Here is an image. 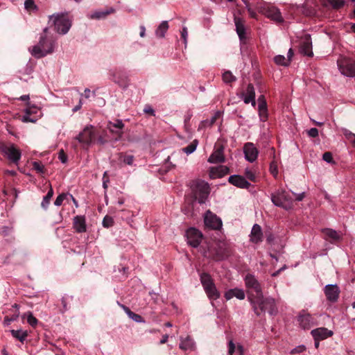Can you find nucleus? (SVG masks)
<instances>
[{"mask_svg": "<svg viewBox=\"0 0 355 355\" xmlns=\"http://www.w3.org/2000/svg\"><path fill=\"white\" fill-rule=\"evenodd\" d=\"M106 131H100L93 125H87L76 137L83 148H87L93 144L104 145L108 142Z\"/></svg>", "mask_w": 355, "mask_h": 355, "instance_id": "obj_1", "label": "nucleus"}, {"mask_svg": "<svg viewBox=\"0 0 355 355\" xmlns=\"http://www.w3.org/2000/svg\"><path fill=\"white\" fill-rule=\"evenodd\" d=\"M48 28H45L41 34L37 44L28 49L35 58H41L53 52L55 42L51 36L47 35Z\"/></svg>", "mask_w": 355, "mask_h": 355, "instance_id": "obj_2", "label": "nucleus"}, {"mask_svg": "<svg viewBox=\"0 0 355 355\" xmlns=\"http://www.w3.org/2000/svg\"><path fill=\"white\" fill-rule=\"evenodd\" d=\"M251 304L254 313L257 315L267 311L270 315H274L277 313V308L275 299L263 297V294L257 298H251Z\"/></svg>", "mask_w": 355, "mask_h": 355, "instance_id": "obj_3", "label": "nucleus"}, {"mask_svg": "<svg viewBox=\"0 0 355 355\" xmlns=\"http://www.w3.org/2000/svg\"><path fill=\"white\" fill-rule=\"evenodd\" d=\"M256 9L266 17L277 22L282 23L284 19L278 8L265 1H260L256 4Z\"/></svg>", "mask_w": 355, "mask_h": 355, "instance_id": "obj_4", "label": "nucleus"}, {"mask_svg": "<svg viewBox=\"0 0 355 355\" xmlns=\"http://www.w3.org/2000/svg\"><path fill=\"white\" fill-rule=\"evenodd\" d=\"M49 22L53 24L55 30L60 34H66L71 26V21L69 19L68 15L64 13H58L49 17Z\"/></svg>", "mask_w": 355, "mask_h": 355, "instance_id": "obj_5", "label": "nucleus"}, {"mask_svg": "<svg viewBox=\"0 0 355 355\" xmlns=\"http://www.w3.org/2000/svg\"><path fill=\"white\" fill-rule=\"evenodd\" d=\"M225 161V157H209V163L219 164L209 168V176L211 179L220 178L229 173V168L220 164Z\"/></svg>", "mask_w": 355, "mask_h": 355, "instance_id": "obj_6", "label": "nucleus"}, {"mask_svg": "<svg viewBox=\"0 0 355 355\" xmlns=\"http://www.w3.org/2000/svg\"><path fill=\"white\" fill-rule=\"evenodd\" d=\"M200 282L203 286L205 293L211 300H215L220 297V292L216 287L211 275L207 272L200 275Z\"/></svg>", "mask_w": 355, "mask_h": 355, "instance_id": "obj_7", "label": "nucleus"}, {"mask_svg": "<svg viewBox=\"0 0 355 355\" xmlns=\"http://www.w3.org/2000/svg\"><path fill=\"white\" fill-rule=\"evenodd\" d=\"M271 200L277 207L290 209L293 207V198L286 191L279 189L271 195Z\"/></svg>", "mask_w": 355, "mask_h": 355, "instance_id": "obj_8", "label": "nucleus"}, {"mask_svg": "<svg viewBox=\"0 0 355 355\" xmlns=\"http://www.w3.org/2000/svg\"><path fill=\"white\" fill-rule=\"evenodd\" d=\"M194 198L200 204L205 203L209 194V186L203 180H197L191 185Z\"/></svg>", "mask_w": 355, "mask_h": 355, "instance_id": "obj_9", "label": "nucleus"}, {"mask_svg": "<svg viewBox=\"0 0 355 355\" xmlns=\"http://www.w3.org/2000/svg\"><path fill=\"white\" fill-rule=\"evenodd\" d=\"M340 72L347 77H355V60L340 56L337 60Z\"/></svg>", "mask_w": 355, "mask_h": 355, "instance_id": "obj_10", "label": "nucleus"}, {"mask_svg": "<svg viewBox=\"0 0 355 355\" xmlns=\"http://www.w3.org/2000/svg\"><path fill=\"white\" fill-rule=\"evenodd\" d=\"M246 287L250 290L248 299L251 302V298H257L261 296L263 293L261 286L256 278L252 275H247L245 278Z\"/></svg>", "mask_w": 355, "mask_h": 355, "instance_id": "obj_11", "label": "nucleus"}, {"mask_svg": "<svg viewBox=\"0 0 355 355\" xmlns=\"http://www.w3.org/2000/svg\"><path fill=\"white\" fill-rule=\"evenodd\" d=\"M229 250L224 243L218 245L217 248L211 249L208 252L205 253V257L212 259L215 261H220L227 258L229 255Z\"/></svg>", "mask_w": 355, "mask_h": 355, "instance_id": "obj_12", "label": "nucleus"}, {"mask_svg": "<svg viewBox=\"0 0 355 355\" xmlns=\"http://www.w3.org/2000/svg\"><path fill=\"white\" fill-rule=\"evenodd\" d=\"M110 79L118 84L120 87L125 88L128 85L129 78L125 71L121 69L110 71Z\"/></svg>", "mask_w": 355, "mask_h": 355, "instance_id": "obj_13", "label": "nucleus"}, {"mask_svg": "<svg viewBox=\"0 0 355 355\" xmlns=\"http://www.w3.org/2000/svg\"><path fill=\"white\" fill-rule=\"evenodd\" d=\"M42 116V112L40 107L31 106L25 110V113L21 117L24 123H35Z\"/></svg>", "mask_w": 355, "mask_h": 355, "instance_id": "obj_14", "label": "nucleus"}, {"mask_svg": "<svg viewBox=\"0 0 355 355\" xmlns=\"http://www.w3.org/2000/svg\"><path fill=\"white\" fill-rule=\"evenodd\" d=\"M187 243L189 245L197 248L202 239V234L198 230L191 227L186 232Z\"/></svg>", "mask_w": 355, "mask_h": 355, "instance_id": "obj_15", "label": "nucleus"}, {"mask_svg": "<svg viewBox=\"0 0 355 355\" xmlns=\"http://www.w3.org/2000/svg\"><path fill=\"white\" fill-rule=\"evenodd\" d=\"M204 222L206 227L213 230H219L222 227L221 219L210 211L205 213Z\"/></svg>", "mask_w": 355, "mask_h": 355, "instance_id": "obj_16", "label": "nucleus"}, {"mask_svg": "<svg viewBox=\"0 0 355 355\" xmlns=\"http://www.w3.org/2000/svg\"><path fill=\"white\" fill-rule=\"evenodd\" d=\"M300 326L304 329H309L314 325L313 317L308 313L302 311L297 317Z\"/></svg>", "mask_w": 355, "mask_h": 355, "instance_id": "obj_17", "label": "nucleus"}, {"mask_svg": "<svg viewBox=\"0 0 355 355\" xmlns=\"http://www.w3.org/2000/svg\"><path fill=\"white\" fill-rule=\"evenodd\" d=\"M241 98L245 104L251 103L252 106H255V91L252 84H249L245 91L241 93Z\"/></svg>", "mask_w": 355, "mask_h": 355, "instance_id": "obj_18", "label": "nucleus"}, {"mask_svg": "<svg viewBox=\"0 0 355 355\" xmlns=\"http://www.w3.org/2000/svg\"><path fill=\"white\" fill-rule=\"evenodd\" d=\"M340 293V289L336 284H328L324 287V294L327 299L334 302L337 301Z\"/></svg>", "mask_w": 355, "mask_h": 355, "instance_id": "obj_19", "label": "nucleus"}, {"mask_svg": "<svg viewBox=\"0 0 355 355\" xmlns=\"http://www.w3.org/2000/svg\"><path fill=\"white\" fill-rule=\"evenodd\" d=\"M314 340H324L331 337L334 332L325 327H319L313 329L311 332Z\"/></svg>", "mask_w": 355, "mask_h": 355, "instance_id": "obj_20", "label": "nucleus"}, {"mask_svg": "<svg viewBox=\"0 0 355 355\" xmlns=\"http://www.w3.org/2000/svg\"><path fill=\"white\" fill-rule=\"evenodd\" d=\"M300 51L302 54L305 55L309 57L313 55V53L312 51V42L309 35H306L302 40Z\"/></svg>", "mask_w": 355, "mask_h": 355, "instance_id": "obj_21", "label": "nucleus"}, {"mask_svg": "<svg viewBox=\"0 0 355 355\" xmlns=\"http://www.w3.org/2000/svg\"><path fill=\"white\" fill-rule=\"evenodd\" d=\"M228 181L230 184L241 189H247L250 186V184L241 175H231L229 177Z\"/></svg>", "mask_w": 355, "mask_h": 355, "instance_id": "obj_22", "label": "nucleus"}, {"mask_svg": "<svg viewBox=\"0 0 355 355\" xmlns=\"http://www.w3.org/2000/svg\"><path fill=\"white\" fill-rule=\"evenodd\" d=\"M234 21L236 26V31L241 40L245 38V20L243 18L239 17L234 15Z\"/></svg>", "mask_w": 355, "mask_h": 355, "instance_id": "obj_23", "label": "nucleus"}, {"mask_svg": "<svg viewBox=\"0 0 355 355\" xmlns=\"http://www.w3.org/2000/svg\"><path fill=\"white\" fill-rule=\"evenodd\" d=\"M124 127V123L122 120L118 119L116 120L115 122H109L107 124V129L109 130H113L114 128L116 129V136H114V140L116 141L119 139L123 135V128Z\"/></svg>", "mask_w": 355, "mask_h": 355, "instance_id": "obj_24", "label": "nucleus"}, {"mask_svg": "<svg viewBox=\"0 0 355 355\" xmlns=\"http://www.w3.org/2000/svg\"><path fill=\"white\" fill-rule=\"evenodd\" d=\"M228 355H243L244 349L242 345L234 343L232 340H230L227 344Z\"/></svg>", "mask_w": 355, "mask_h": 355, "instance_id": "obj_25", "label": "nucleus"}, {"mask_svg": "<svg viewBox=\"0 0 355 355\" xmlns=\"http://www.w3.org/2000/svg\"><path fill=\"white\" fill-rule=\"evenodd\" d=\"M234 297L239 300H243L245 295L243 289L237 288L230 289L225 293V297L227 300H230Z\"/></svg>", "mask_w": 355, "mask_h": 355, "instance_id": "obj_26", "label": "nucleus"}, {"mask_svg": "<svg viewBox=\"0 0 355 355\" xmlns=\"http://www.w3.org/2000/svg\"><path fill=\"white\" fill-rule=\"evenodd\" d=\"M73 228L78 233L86 232L85 218L83 216H76L73 218Z\"/></svg>", "mask_w": 355, "mask_h": 355, "instance_id": "obj_27", "label": "nucleus"}, {"mask_svg": "<svg viewBox=\"0 0 355 355\" xmlns=\"http://www.w3.org/2000/svg\"><path fill=\"white\" fill-rule=\"evenodd\" d=\"M262 236L261 227L257 224L254 225L250 234V241L254 243H259L262 241Z\"/></svg>", "mask_w": 355, "mask_h": 355, "instance_id": "obj_28", "label": "nucleus"}, {"mask_svg": "<svg viewBox=\"0 0 355 355\" xmlns=\"http://www.w3.org/2000/svg\"><path fill=\"white\" fill-rule=\"evenodd\" d=\"M324 238L331 242L338 241L341 239L340 234L336 230L331 228H324L322 230Z\"/></svg>", "mask_w": 355, "mask_h": 355, "instance_id": "obj_29", "label": "nucleus"}, {"mask_svg": "<svg viewBox=\"0 0 355 355\" xmlns=\"http://www.w3.org/2000/svg\"><path fill=\"white\" fill-rule=\"evenodd\" d=\"M220 116L221 112L220 111L216 112L210 119L202 121L199 125V129L212 126L216 123V120L220 117Z\"/></svg>", "mask_w": 355, "mask_h": 355, "instance_id": "obj_30", "label": "nucleus"}, {"mask_svg": "<svg viewBox=\"0 0 355 355\" xmlns=\"http://www.w3.org/2000/svg\"><path fill=\"white\" fill-rule=\"evenodd\" d=\"M322 3L327 7L330 6L333 9L338 10L344 6L345 0H322Z\"/></svg>", "mask_w": 355, "mask_h": 355, "instance_id": "obj_31", "label": "nucleus"}, {"mask_svg": "<svg viewBox=\"0 0 355 355\" xmlns=\"http://www.w3.org/2000/svg\"><path fill=\"white\" fill-rule=\"evenodd\" d=\"M195 347L193 340L187 336L185 339H181L180 343V348L183 350H192Z\"/></svg>", "mask_w": 355, "mask_h": 355, "instance_id": "obj_32", "label": "nucleus"}, {"mask_svg": "<svg viewBox=\"0 0 355 355\" xmlns=\"http://www.w3.org/2000/svg\"><path fill=\"white\" fill-rule=\"evenodd\" d=\"M168 29V24L167 21H163L157 27L155 31V35L157 37L162 38L165 36V33Z\"/></svg>", "mask_w": 355, "mask_h": 355, "instance_id": "obj_33", "label": "nucleus"}, {"mask_svg": "<svg viewBox=\"0 0 355 355\" xmlns=\"http://www.w3.org/2000/svg\"><path fill=\"white\" fill-rule=\"evenodd\" d=\"M243 153L245 155H258V150L252 143H247L243 146Z\"/></svg>", "mask_w": 355, "mask_h": 355, "instance_id": "obj_34", "label": "nucleus"}, {"mask_svg": "<svg viewBox=\"0 0 355 355\" xmlns=\"http://www.w3.org/2000/svg\"><path fill=\"white\" fill-rule=\"evenodd\" d=\"M2 151L5 153L6 155H21L19 150L12 144L2 147Z\"/></svg>", "mask_w": 355, "mask_h": 355, "instance_id": "obj_35", "label": "nucleus"}, {"mask_svg": "<svg viewBox=\"0 0 355 355\" xmlns=\"http://www.w3.org/2000/svg\"><path fill=\"white\" fill-rule=\"evenodd\" d=\"M10 333L12 336L16 339L19 340L20 342L23 343L26 337L28 336V332L26 331L23 330H11Z\"/></svg>", "mask_w": 355, "mask_h": 355, "instance_id": "obj_36", "label": "nucleus"}, {"mask_svg": "<svg viewBox=\"0 0 355 355\" xmlns=\"http://www.w3.org/2000/svg\"><path fill=\"white\" fill-rule=\"evenodd\" d=\"M275 62L278 65L282 66H288L289 65V59H286V58L282 55H276L274 58Z\"/></svg>", "mask_w": 355, "mask_h": 355, "instance_id": "obj_37", "label": "nucleus"}, {"mask_svg": "<svg viewBox=\"0 0 355 355\" xmlns=\"http://www.w3.org/2000/svg\"><path fill=\"white\" fill-rule=\"evenodd\" d=\"M197 147V141L195 140L187 146L181 149V153H186L187 155L191 154L195 151Z\"/></svg>", "mask_w": 355, "mask_h": 355, "instance_id": "obj_38", "label": "nucleus"}, {"mask_svg": "<svg viewBox=\"0 0 355 355\" xmlns=\"http://www.w3.org/2000/svg\"><path fill=\"white\" fill-rule=\"evenodd\" d=\"M53 195V189L51 187L46 195L44 197L43 200L42 202V207L44 209H46L48 205L50 203V200Z\"/></svg>", "mask_w": 355, "mask_h": 355, "instance_id": "obj_39", "label": "nucleus"}, {"mask_svg": "<svg viewBox=\"0 0 355 355\" xmlns=\"http://www.w3.org/2000/svg\"><path fill=\"white\" fill-rule=\"evenodd\" d=\"M236 77L232 74L230 71H226L223 73V80L225 83H231L236 81Z\"/></svg>", "mask_w": 355, "mask_h": 355, "instance_id": "obj_40", "label": "nucleus"}, {"mask_svg": "<svg viewBox=\"0 0 355 355\" xmlns=\"http://www.w3.org/2000/svg\"><path fill=\"white\" fill-rule=\"evenodd\" d=\"M114 11L113 9L107 10L105 11L101 12H95L90 15V18L92 19H101L106 17L108 14Z\"/></svg>", "mask_w": 355, "mask_h": 355, "instance_id": "obj_41", "label": "nucleus"}, {"mask_svg": "<svg viewBox=\"0 0 355 355\" xmlns=\"http://www.w3.org/2000/svg\"><path fill=\"white\" fill-rule=\"evenodd\" d=\"M224 146L220 141L215 144L214 153L211 155H223Z\"/></svg>", "mask_w": 355, "mask_h": 355, "instance_id": "obj_42", "label": "nucleus"}, {"mask_svg": "<svg viewBox=\"0 0 355 355\" xmlns=\"http://www.w3.org/2000/svg\"><path fill=\"white\" fill-rule=\"evenodd\" d=\"M270 172L275 177L277 178L278 175V161L274 159L270 164Z\"/></svg>", "mask_w": 355, "mask_h": 355, "instance_id": "obj_43", "label": "nucleus"}, {"mask_svg": "<svg viewBox=\"0 0 355 355\" xmlns=\"http://www.w3.org/2000/svg\"><path fill=\"white\" fill-rule=\"evenodd\" d=\"M343 134L346 139L355 147V134L348 130H344Z\"/></svg>", "mask_w": 355, "mask_h": 355, "instance_id": "obj_44", "label": "nucleus"}, {"mask_svg": "<svg viewBox=\"0 0 355 355\" xmlns=\"http://www.w3.org/2000/svg\"><path fill=\"white\" fill-rule=\"evenodd\" d=\"M305 7L311 9L309 14H313L315 12V8L317 6L316 0H306Z\"/></svg>", "mask_w": 355, "mask_h": 355, "instance_id": "obj_45", "label": "nucleus"}, {"mask_svg": "<svg viewBox=\"0 0 355 355\" xmlns=\"http://www.w3.org/2000/svg\"><path fill=\"white\" fill-rule=\"evenodd\" d=\"M26 315H27L28 323L32 327H35L38 322L37 319L33 316L31 312H28Z\"/></svg>", "mask_w": 355, "mask_h": 355, "instance_id": "obj_46", "label": "nucleus"}, {"mask_svg": "<svg viewBox=\"0 0 355 355\" xmlns=\"http://www.w3.org/2000/svg\"><path fill=\"white\" fill-rule=\"evenodd\" d=\"M25 9L31 12L37 10V6L33 0H26L24 2Z\"/></svg>", "mask_w": 355, "mask_h": 355, "instance_id": "obj_47", "label": "nucleus"}, {"mask_svg": "<svg viewBox=\"0 0 355 355\" xmlns=\"http://www.w3.org/2000/svg\"><path fill=\"white\" fill-rule=\"evenodd\" d=\"M128 317L137 322H144L143 318L134 312L128 313Z\"/></svg>", "mask_w": 355, "mask_h": 355, "instance_id": "obj_48", "label": "nucleus"}, {"mask_svg": "<svg viewBox=\"0 0 355 355\" xmlns=\"http://www.w3.org/2000/svg\"><path fill=\"white\" fill-rule=\"evenodd\" d=\"M114 225V220L111 216H105L103 220V225L105 227H110Z\"/></svg>", "mask_w": 355, "mask_h": 355, "instance_id": "obj_49", "label": "nucleus"}, {"mask_svg": "<svg viewBox=\"0 0 355 355\" xmlns=\"http://www.w3.org/2000/svg\"><path fill=\"white\" fill-rule=\"evenodd\" d=\"M120 158H123V160H120L121 166H123L124 165H132L133 162V157H120Z\"/></svg>", "mask_w": 355, "mask_h": 355, "instance_id": "obj_50", "label": "nucleus"}, {"mask_svg": "<svg viewBox=\"0 0 355 355\" xmlns=\"http://www.w3.org/2000/svg\"><path fill=\"white\" fill-rule=\"evenodd\" d=\"M259 116L260 121H263V122L266 121L268 119V109L259 110Z\"/></svg>", "mask_w": 355, "mask_h": 355, "instance_id": "obj_51", "label": "nucleus"}, {"mask_svg": "<svg viewBox=\"0 0 355 355\" xmlns=\"http://www.w3.org/2000/svg\"><path fill=\"white\" fill-rule=\"evenodd\" d=\"M67 196V194H65V193L60 194V195L56 198V199H55V202H54V205H55V206H60V205L62 204V202H63L64 200L66 198Z\"/></svg>", "mask_w": 355, "mask_h": 355, "instance_id": "obj_52", "label": "nucleus"}, {"mask_svg": "<svg viewBox=\"0 0 355 355\" xmlns=\"http://www.w3.org/2000/svg\"><path fill=\"white\" fill-rule=\"evenodd\" d=\"M33 168L38 173H44V165L40 162H34L33 164Z\"/></svg>", "mask_w": 355, "mask_h": 355, "instance_id": "obj_53", "label": "nucleus"}, {"mask_svg": "<svg viewBox=\"0 0 355 355\" xmlns=\"http://www.w3.org/2000/svg\"><path fill=\"white\" fill-rule=\"evenodd\" d=\"M306 350V347L304 345H299V346H297L296 347H295L294 349H293L291 351V354H300V353H302L303 352H304Z\"/></svg>", "mask_w": 355, "mask_h": 355, "instance_id": "obj_54", "label": "nucleus"}, {"mask_svg": "<svg viewBox=\"0 0 355 355\" xmlns=\"http://www.w3.org/2000/svg\"><path fill=\"white\" fill-rule=\"evenodd\" d=\"M103 131L107 132L106 137L108 139V142L112 140H114V136H116V129L115 128H114L113 130H109L107 129V130H104Z\"/></svg>", "mask_w": 355, "mask_h": 355, "instance_id": "obj_55", "label": "nucleus"}, {"mask_svg": "<svg viewBox=\"0 0 355 355\" xmlns=\"http://www.w3.org/2000/svg\"><path fill=\"white\" fill-rule=\"evenodd\" d=\"M19 317V313L13 315L12 317L6 316L4 318V323L6 325L10 324V323L12 321H15Z\"/></svg>", "mask_w": 355, "mask_h": 355, "instance_id": "obj_56", "label": "nucleus"}, {"mask_svg": "<svg viewBox=\"0 0 355 355\" xmlns=\"http://www.w3.org/2000/svg\"><path fill=\"white\" fill-rule=\"evenodd\" d=\"M266 109H267V103H266V101L259 98L258 110H266Z\"/></svg>", "mask_w": 355, "mask_h": 355, "instance_id": "obj_57", "label": "nucleus"}, {"mask_svg": "<svg viewBox=\"0 0 355 355\" xmlns=\"http://www.w3.org/2000/svg\"><path fill=\"white\" fill-rule=\"evenodd\" d=\"M21 157H8L10 164L18 165Z\"/></svg>", "mask_w": 355, "mask_h": 355, "instance_id": "obj_58", "label": "nucleus"}, {"mask_svg": "<svg viewBox=\"0 0 355 355\" xmlns=\"http://www.w3.org/2000/svg\"><path fill=\"white\" fill-rule=\"evenodd\" d=\"M322 161L326 162L327 164L334 165L336 163V161L334 159V157H322Z\"/></svg>", "mask_w": 355, "mask_h": 355, "instance_id": "obj_59", "label": "nucleus"}, {"mask_svg": "<svg viewBox=\"0 0 355 355\" xmlns=\"http://www.w3.org/2000/svg\"><path fill=\"white\" fill-rule=\"evenodd\" d=\"M181 37L184 40V43L186 44L187 42L188 31L187 28L185 26L182 28V30L181 31Z\"/></svg>", "mask_w": 355, "mask_h": 355, "instance_id": "obj_60", "label": "nucleus"}, {"mask_svg": "<svg viewBox=\"0 0 355 355\" xmlns=\"http://www.w3.org/2000/svg\"><path fill=\"white\" fill-rule=\"evenodd\" d=\"M248 13H249V15L250 16V17L253 18V19H257V12L250 6H248L246 8Z\"/></svg>", "mask_w": 355, "mask_h": 355, "instance_id": "obj_61", "label": "nucleus"}, {"mask_svg": "<svg viewBox=\"0 0 355 355\" xmlns=\"http://www.w3.org/2000/svg\"><path fill=\"white\" fill-rule=\"evenodd\" d=\"M308 135L311 137H316L318 135V130L315 128H312L308 130Z\"/></svg>", "mask_w": 355, "mask_h": 355, "instance_id": "obj_62", "label": "nucleus"}, {"mask_svg": "<svg viewBox=\"0 0 355 355\" xmlns=\"http://www.w3.org/2000/svg\"><path fill=\"white\" fill-rule=\"evenodd\" d=\"M245 175L249 180L252 181L255 180V175L254 174L253 172H252L248 168L245 170Z\"/></svg>", "mask_w": 355, "mask_h": 355, "instance_id": "obj_63", "label": "nucleus"}, {"mask_svg": "<svg viewBox=\"0 0 355 355\" xmlns=\"http://www.w3.org/2000/svg\"><path fill=\"white\" fill-rule=\"evenodd\" d=\"M144 112L146 114H149L152 116H155V110L149 105H146L144 109Z\"/></svg>", "mask_w": 355, "mask_h": 355, "instance_id": "obj_64", "label": "nucleus"}]
</instances>
